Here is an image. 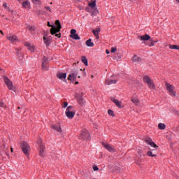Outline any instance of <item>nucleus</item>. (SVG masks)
<instances>
[{"label":"nucleus","instance_id":"obj_5","mask_svg":"<svg viewBox=\"0 0 179 179\" xmlns=\"http://www.w3.org/2000/svg\"><path fill=\"white\" fill-rule=\"evenodd\" d=\"M166 87L168 93L170 94V96H172L173 97H176L177 95V92H176V87L173 86L172 85H170L169 83L166 84Z\"/></svg>","mask_w":179,"mask_h":179},{"label":"nucleus","instance_id":"obj_40","mask_svg":"<svg viewBox=\"0 0 179 179\" xmlns=\"http://www.w3.org/2000/svg\"><path fill=\"white\" fill-rule=\"evenodd\" d=\"M117 51L116 47L111 48L110 52H115Z\"/></svg>","mask_w":179,"mask_h":179},{"label":"nucleus","instance_id":"obj_8","mask_svg":"<svg viewBox=\"0 0 179 179\" xmlns=\"http://www.w3.org/2000/svg\"><path fill=\"white\" fill-rule=\"evenodd\" d=\"M80 138L81 139H85V141H87L90 139V134H89V131L86 129H84L81 131Z\"/></svg>","mask_w":179,"mask_h":179},{"label":"nucleus","instance_id":"obj_11","mask_svg":"<svg viewBox=\"0 0 179 179\" xmlns=\"http://www.w3.org/2000/svg\"><path fill=\"white\" fill-rule=\"evenodd\" d=\"M76 97V99L78 100V104H80V106H85V103H86V101L83 99V95H82L80 94H77Z\"/></svg>","mask_w":179,"mask_h":179},{"label":"nucleus","instance_id":"obj_27","mask_svg":"<svg viewBox=\"0 0 179 179\" xmlns=\"http://www.w3.org/2000/svg\"><path fill=\"white\" fill-rule=\"evenodd\" d=\"M29 6H30V1H29V0L22 2V7L24 8V9L29 8Z\"/></svg>","mask_w":179,"mask_h":179},{"label":"nucleus","instance_id":"obj_39","mask_svg":"<svg viewBox=\"0 0 179 179\" xmlns=\"http://www.w3.org/2000/svg\"><path fill=\"white\" fill-rule=\"evenodd\" d=\"M0 107H3L4 108H6V105L3 103V101H0Z\"/></svg>","mask_w":179,"mask_h":179},{"label":"nucleus","instance_id":"obj_32","mask_svg":"<svg viewBox=\"0 0 179 179\" xmlns=\"http://www.w3.org/2000/svg\"><path fill=\"white\" fill-rule=\"evenodd\" d=\"M158 127L159 129H166V124L163 123H159Z\"/></svg>","mask_w":179,"mask_h":179},{"label":"nucleus","instance_id":"obj_9","mask_svg":"<svg viewBox=\"0 0 179 179\" xmlns=\"http://www.w3.org/2000/svg\"><path fill=\"white\" fill-rule=\"evenodd\" d=\"M102 146L106 149L108 152H110V153H115L116 150L114 146L107 143H103Z\"/></svg>","mask_w":179,"mask_h":179},{"label":"nucleus","instance_id":"obj_7","mask_svg":"<svg viewBox=\"0 0 179 179\" xmlns=\"http://www.w3.org/2000/svg\"><path fill=\"white\" fill-rule=\"evenodd\" d=\"M22 150L23 153L26 155V156H29V150H30V146L27 144V142L23 141L21 144Z\"/></svg>","mask_w":179,"mask_h":179},{"label":"nucleus","instance_id":"obj_23","mask_svg":"<svg viewBox=\"0 0 179 179\" xmlns=\"http://www.w3.org/2000/svg\"><path fill=\"white\" fill-rule=\"evenodd\" d=\"M153 81V80H152L150 78V77H149L148 76H145L143 77V82L144 83H146L147 85L150 83V82Z\"/></svg>","mask_w":179,"mask_h":179},{"label":"nucleus","instance_id":"obj_22","mask_svg":"<svg viewBox=\"0 0 179 179\" xmlns=\"http://www.w3.org/2000/svg\"><path fill=\"white\" fill-rule=\"evenodd\" d=\"M131 101L132 103H134V104H135L136 106H140V101H139V99L138 98V96H134L131 99Z\"/></svg>","mask_w":179,"mask_h":179},{"label":"nucleus","instance_id":"obj_2","mask_svg":"<svg viewBox=\"0 0 179 179\" xmlns=\"http://www.w3.org/2000/svg\"><path fill=\"white\" fill-rule=\"evenodd\" d=\"M37 146L38 148L39 156L41 157H45V145L43 144V138H38Z\"/></svg>","mask_w":179,"mask_h":179},{"label":"nucleus","instance_id":"obj_17","mask_svg":"<svg viewBox=\"0 0 179 179\" xmlns=\"http://www.w3.org/2000/svg\"><path fill=\"white\" fill-rule=\"evenodd\" d=\"M25 46L27 47V50H29V51L31 52H34V51H36V46H34V45L31 43H25Z\"/></svg>","mask_w":179,"mask_h":179},{"label":"nucleus","instance_id":"obj_50","mask_svg":"<svg viewBox=\"0 0 179 179\" xmlns=\"http://www.w3.org/2000/svg\"><path fill=\"white\" fill-rule=\"evenodd\" d=\"M78 78H80V76H78Z\"/></svg>","mask_w":179,"mask_h":179},{"label":"nucleus","instance_id":"obj_44","mask_svg":"<svg viewBox=\"0 0 179 179\" xmlns=\"http://www.w3.org/2000/svg\"><path fill=\"white\" fill-rule=\"evenodd\" d=\"M55 36H56V37L59 38V37H61V34H56Z\"/></svg>","mask_w":179,"mask_h":179},{"label":"nucleus","instance_id":"obj_30","mask_svg":"<svg viewBox=\"0 0 179 179\" xmlns=\"http://www.w3.org/2000/svg\"><path fill=\"white\" fill-rule=\"evenodd\" d=\"M42 69L43 71H48V67H47V64H45V62H42Z\"/></svg>","mask_w":179,"mask_h":179},{"label":"nucleus","instance_id":"obj_38","mask_svg":"<svg viewBox=\"0 0 179 179\" xmlns=\"http://www.w3.org/2000/svg\"><path fill=\"white\" fill-rule=\"evenodd\" d=\"M45 10H47L48 12H50V13H52V10H51V8H50V6H45Z\"/></svg>","mask_w":179,"mask_h":179},{"label":"nucleus","instance_id":"obj_53","mask_svg":"<svg viewBox=\"0 0 179 179\" xmlns=\"http://www.w3.org/2000/svg\"><path fill=\"white\" fill-rule=\"evenodd\" d=\"M0 71H1V68H0Z\"/></svg>","mask_w":179,"mask_h":179},{"label":"nucleus","instance_id":"obj_21","mask_svg":"<svg viewBox=\"0 0 179 179\" xmlns=\"http://www.w3.org/2000/svg\"><path fill=\"white\" fill-rule=\"evenodd\" d=\"M52 129H55V131H56V132H62V128L61 127V125L59 124H56V125H53L52 126Z\"/></svg>","mask_w":179,"mask_h":179},{"label":"nucleus","instance_id":"obj_36","mask_svg":"<svg viewBox=\"0 0 179 179\" xmlns=\"http://www.w3.org/2000/svg\"><path fill=\"white\" fill-rule=\"evenodd\" d=\"M89 6H90L91 8H95L96 7V1H94L92 3H90Z\"/></svg>","mask_w":179,"mask_h":179},{"label":"nucleus","instance_id":"obj_13","mask_svg":"<svg viewBox=\"0 0 179 179\" xmlns=\"http://www.w3.org/2000/svg\"><path fill=\"white\" fill-rule=\"evenodd\" d=\"M71 38H73V40H80V37H79V35L76 34V29H71Z\"/></svg>","mask_w":179,"mask_h":179},{"label":"nucleus","instance_id":"obj_34","mask_svg":"<svg viewBox=\"0 0 179 179\" xmlns=\"http://www.w3.org/2000/svg\"><path fill=\"white\" fill-rule=\"evenodd\" d=\"M108 114L110 116V117H114L115 115H114V111H113V110L109 109L108 110Z\"/></svg>","mask_w":179,"mask_h":179},{"label":"nucleus","instance_id":"obj_15","mask_svg":"<svg viewBox=\"0 0 179 179\" xmlns=\"http://www.w3.org/2000/svg\"><path fill=\"white\" fill-rule=\"evenodd\" d=\"M7 40L10 41L12 43H17V41H19V38H17V36H16L15 35H8V36H7Z\"/></svg>","mask_w":179,"mask_h":179},{"label":"nucleus","instance_id":"obj_20","mask_svg":"<svg viewBox=\"0 0 179 179\" xmlns=\"http://www.w3.org/2000/svg\"><path fill=\"white\" fill-rule=\"evenodd\" d=\"M132 61L136 64H139V62H142V58H141V57L136 55L133 57Z\"/></svg>","mask_w":179,"mask_h":179},{"label":"nucleus","instance_id":"obj_41","mask_svg":"<svg viewBox=\"0 0 179 179\" xmlns=\"http://www.w3.org/2000/svg\"><path fill=\"white\" fill-rule=\"evenodd\" d=\"M66 107H68V102H64V103L62 105V108H66Z\"/></svg>","mask_w":179,"mask_h":179},{"label":"nucleus","instance_id":"obj_3","mask_svg":"<svg viewBox=\"0 0 179 179\" xmlns=\"http://www.w3.org/2000/svg\"><path fill=\"white\" fill-rule=\"evenodd\" d=\"M65 114L69 120H72L75 117V114H76V110H75L73 106H69L66 109Z\"/></svg>","mask_w":179,"mask_h":179},{"label":"nucleus","instance_id":"obj_6","mask_svg":"<svg viewBox=\"0 0 179 179\" xmlns=\"http://www.w3.org/2000/svg\"><path fill=\"white\" fill-rule=\"evenodd\" d=\"M78 71L76 69H73V71H71L68 80H70L71 82H75L76 80V78H78Z\"/></svg>","mask_w":179,"mask_h":179},{"label":"nucleus","instance_id":"obj_49","mask_svg":"<svg viewBox=\"0 0 179 179\" xmlns=\"http://www.w3.org/2000/svg\"><path fill=\"white\" fill-rule=\"evenodd\" d=\"M78 83H78V82H76V85H78Z\"/></svg>","mask_w":179,"mask_h":179},{"label":"nucleus","instance_id":"obj_35","mask_svg":"<svg viewBox=\"0 0 179 179\" xmlns=\"http://www.w3.org/2000/svg\"><path fill=\"white\" fill-rule=\"evenodd\" d=\"M33 3H35V5H41V1L40 0H32Z\"/></svg>","mask_w":179,"mask_h":179},{"label":"nucleus","instance_id":"obj_18","mask_svg":"<svg viewBox=\"0 0 179 179\" xmlns=\"http://www.w3.org/2000/svg\"><path fill=\"white\" fill-rule=\"evenodd\" d=\"M138 40H141L142 41H148V40H150V36H149L148 34L138 36Z\"/></svg>","mask_w":179,"mask_h":179},{"label":"nucleus","instance_id":"obj_12","mask_svg":"<svg viewBox=\"0 0 179 179\" xmlns=\"http://www.w3.org/2000/svg\"><path fill=\"white\" fill-rule=\"evenodd\" d=\"M145 142H146L148 145H150L151 148H154L155 149H157L159 148V146H157V145H156V143L153 142V140H152L150 138H145Z\"/></svg>","mask_w":179,"mask_h":179},{"label":"nucleus","instance_id":"obj_10","mask_svg":"<svg viewBox=\"0 0 179 179\" xmlns=\"http://www.w3.org/2000/svg\"><path fill=\"white\" fill-rule=\"evenodd\" d=\"M117 80H118L117 79V76H111L108 79L106 80V85H115Z\"/></svg>","mask_w":179,"mask_h":179},{"label":"nucleus","instance_id":"obj_42","mask_svg":"<svg viewBox=\"0 0 179 179\" xmlns=\"http://www.w3.org/2000/svg\"><path fill=\"white\" fill-rule=\"evenodd\" d=\"M93 170H94V171H97L99 170V167L97 166H94Z\"/></svg>","mask_w":179,"mask_h":179},{"label":"nucleus","instance_id":"obj_43","mask_svg":"<svg viewBox=\"0 0 179 179\" xmlns=\"http://www.w3.org/2000/svg\"><path fill=\"white\" fill-rule=\"evenodd\" d=\"M3 6L4 8H8V3H4L3 4Z\"/></svg>","mask_w":179,"mask_h":179},{"label":"nucleus","instance_id":"obj_31","mask_svg":"<svg viewBox=\"0 0 179 179\" xmlns=\"http://www.w3.org/2000/svg\"><path fill=\"white\" fill-rule=\"evenodd\" d=\"M171 50H179V45H172L169 46Z\"/></svg>","mask_w":179,"mask_h":179},{"label":"nucleus","instance_id":"obj_14","mask_svg":"<svg viewBox=\"0 0 179 179\" xmlns=\"http://www.w3.org/2000/svg\"><path fill=\"white\" fill-rule=\"evenodd\" d=\"M111 101H113V103H115V106L117 107H118V108H124V106H122V101H118V99H115V98H111Z\"/></svg>","mask_w":179,"mask_h":179},{"label":"nucleus","instance_id":"obj_24","mask_svg":"<svg viewBox=\"0 0 179 179\" xmlns=\"http://www.w3.org/2000/svg\"><path fill=\"white\" fill-rule=\"evenodd\" d=\"M147 85L148 87L151 89V90H156V85H155V82L153 80L150 82V83Z\"/></svg>","mask_w":179,"mask_h":179},{"label":"nucleus","instance_id":"obj_33","mask_svg":"<svg viewBox=\"0 0 179 179\" xmlns=\"http://www.w3.org/2000/svg\"><path fill=\"white\" fill-rule=\"evenodd\" d=\"M27 28L28 30H30V31H34V30H36V28L31 25H27Z\"/></svg>","mask_w":179,"mask_h":179},{"label":"nucleus","instance_id":"obj_51","mask_svg":"<svg viewBox=\"0 0 179 179\" xmlns=\"http://www.w3.org/2000/svg\"><path fill=\"white\" fill-rule=\"evenodd\" d=\"M82 72V69L80 70Z\"/></svg>","mask_w":179,"mask_h":179},{"label":"nucleus","instance_id":"obj_29","mask_svg":"<svg viewBox=\"0 0 179 179\" xmlns=\"http://www.w3.org/2000/svg\"><path fill=\"white\" fill-rule=\"evenodd\" d=\"M81 61L82 62H83L84 65H85V66H87V65H89L87 59L86 58V57L83 56L81 58Z\"/></svg>","mask_w":179,"mask_h":179},{"label":"nucleus","instance_id":"obj_26","mask_svg":"<svg viewBox=\"0 0 179 179\" xmlns=\"http://www.w3.org/2000/svg\"><path fill=\"white\" fill-rule=\"evenodd\" d=\"M155 150H150L147 152V156H149L150 157H156V156H157V155L154 154L153 152Z\"/></svg>","mask_w":179,"mask_h":179},{"label":"nucleus","instance_id":"obj_52","mask_svg":"<svg viewBox=\"0 0 179 179\" xmlns=\"http://www.w3.org/2000/svg\"><path fill=\"white\" fill-rule=\"evenodd\" d=\"M92 78H94V76H92Z\"/></svg>","mask_w":179,"mask_h":179},{"label":"nucleus","instance_id":"obj_37","mask_svg":"<svg viewBox=\"0 0 179 179\" xmlns=\"http://www.w3.org/2000/svg\"><path fill=\"white\" fill-rule=\"evenodd\" d=\"M148 45L149 47H153L155 45V41L152 39H151Z\"/></svg>","mask_w":179,"mask_h":179},{"label":"nucleus","instance_id":"obj_16","mask_svg":"<svg viewBox=\"0 0 179 179\" xmlns=\"http://www.w3.org/2000/svg\"><path fill=\"white\" fill-rule=\"evenodd\" d=\"M57 77L60 80H63V82H66V73H58L57 74Z\"/></svg>","mask_w":179,"mask_h":179},{"label":"nucleus","instance_id":"obj_19","mask_svg":"<svg viewBox=\"0 0 179 179\" xmlns=\"http://www.w3.org/2000/svg\"><path fill=\"white\" fill-rule=\"evenodd\" d=\"M92 31L94 36H95L96 40H99V38H100V36H99V34H100V31H101L100 28H97L96 29H92Z\"/></svg>","mask_w":179,"mask_h":179},{"label":"nucleus","instance_id":"obj_47","mask_svg":"<svg viewBox=\"0 0 179 179\" xmlns=\"http://www.w3.org/2000/svg\"><path fill=\"white\" fill-rule=\"evenodd\" d=\"M176 2L178 3L179 5V0H176Z\"/></svg>","mask_w":179,"mask_h":179},{"label":"nucleus","instance_id":"obj_48","mask_svg":"<svg viewBox=\"0 0 179 179\" xmlns=\"http://www.w3.org/2000/svg\"><path fill=\"white\" fill-rule=\"evenodd\" d=\"M0 33H1V34H3V32L2 31H0Z\"/></svg>","mask_w":179,"mask_h":179},{"label":"nucleus","instance_id":"obj_1","mask_svg":"<svg viewBox=\"0 0 179 179\" xmlns=\"http://www.w3.org/2000/svg\"><path fill=\"white\" fill-rule=\"evenodd\" d=\"M55 24L57 25V27L50 25V22H48V26L50 27H52L50 29V33L52 35L57 34V33H59V31H61V29H62L59 20H56Z\"/></svg>","mask_w":179,"mask_h":179},{"label":"nucleus","instance_id":"obj_25","mask_svg":"<svg viewBox=\"0 0 179 179\" xmlns=\"http://www.w3.org/2000/svg\"><path fill=\"white\" fill-rule=\"evenodd\" d=\"M44 43L45 45L48 46L50 45V41L51 40V38L48 37V36H45L43 37Z\"/></svg>","mask_w":179,"mask_h":179},{"label":"nucleus","instance_id":"obj_46","mask_svg":"<svg viewBox=\"0 0 179 179\" xmlns=\"http://www.w3.org/2000/svg\"><path fill=\"white\" fill-rule=\"evenodd\" d=\"M10 152H11V153H13V148H10Z\"/></svg>","mask_w":179,"mask_h":179},{"label":"nucleus","instance_id":"obj_28","mask_svg":"<svg viewBox=\"0 0 179 179\" xmlns=\"http://www.w3.org/2000/svg\"><path fill=\"white\" fill-rule=\"evenodd\" d=\"M86 45H87V47H94V43L92 42V39L90 38L86 41Z\"/></svg>","mask_w":179,"mask_h":179},{"label":"nucleus","instance_id":"obj_4","mask_svg":"<svg viewBox=\"0 0 179 179\" xmlns=\"http://www.w3.org/2000/svg\"><path fill=\"white\" fill-rule=\"evenodd\" d=\"M3 80L9 90H13V92H16V87L13 86V83L6 76L3 77Z\"/></svg>","mask_w":179,"mask_h":179},{"label":"nucleus","instance_id":"obj_45","mask_svg":"<svg viewBox=\"0 0 179 179\" xmlns=\"http://www.w3.org/2000/svg\"><path fill=\"white\" fill-rule=\"evenodd\" d=\"M106 54H110V50H106Z\"/></svg>","mask_w":179,"mask_h":179}]
</instances>
